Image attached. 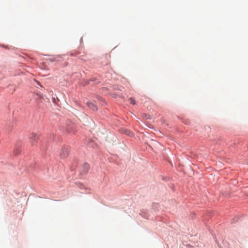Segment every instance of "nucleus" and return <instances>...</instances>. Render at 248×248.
<instances>
[{
    "instance_id": "7",
    "label": "nucleus",
    "mask_w": 248,
    "mask_h": 248,
    "mask_svg": "<svg viewBox=\"0 0 248 248\" xmlns=\"http://www.w3.org/2000/svg\"><path fill=\"white\" fill-rule=\"evenodd\" d=\"M125 133H126V134L127 135H130V136L131 135H130L131 132H130V131H126Z\"/></svg>"
},
{
    "instance_id": "5",
    "label": "nucleus",
    "mask_w": 248,
    "mask_h": 248,
    "mask_svg": "<svg viewBox=\"0 0 248 248\" xmlns=\"http://www.w3.org/2000/svg\"><path fill=\"white\" fill-rule=\"evenodd\" d=\"M128 101H129V102L132 104V105H134L135 104V100L133 99V98H130L129 99H128Z\"/></svg>"
},
{
    "instance_id": "6",
    "label": "nucleus",
    "mask_w": 248,
    "mask_h": 248,
    "mask_svg": "<svg viewBox=\"0 0 248 248\" xmlns=\"http://www.w3.org/2000/svg\"><path fill=\"white\" fill-rule=\"evenodd\" d=\"M20 152V150L19 149H17V150H15L14 151V153L16 155H18Z\"/></svg>"
},
{
    "instance_id": "2",
    "label": "nucleus",
    "mask_w": 248,
    "mask_h": 248,
    "mask_svg": "<svg viewBox=\"0 0 248 248\" xmlns=\"http://www.w3.org/2000/svg\"><path fill=\"white\" fill-rule=\"evenodd\" d=\"M69 154V150L67 147H63L61 151L60 154V156L62 158H66Z\"/></svg>"
},
{
    "instance_id": "1",
    "label": "nucleus",
    "mask_w": 248,
    "mask_h": 248,
    "mask_svg": "<svg viewBox=\"0 0 248 248\" xmlns=\"http://www.w3.org/2000/svg\"><path fill=\"white\" fill-rule=\"evenodd\" d=\"M30 142L31 144V145L34 146L36 144L39 140V136H37L36 134L34 133H32L30 134Z\"/></svg>"
},
{
    "instance_id": "3",
    "label": "nucleus",
    "mask_w": 248,
    "mask_h": 248,
    "mask_svg": "<svg viewBox=\"0 0 248 248\" xmlns=\"http://www.w3.org/2000/svg\"><path fill=\"white\" fill-rule=\"evenodd\" d=\"M89 167H90V166L88 164H87V163L84 164L82 167V173L83 174L86 173L89 170Z\"/></svg>"
},
{
    "instance_id": "8",
    "label": "nucleus",
    "mask_w": 248,
    "mask_h": 248,
    "mask_svg": "<svg viewBox=\"0 0 248 248\" xmlns=\"http://www.w3.org/2000/svg\"><path fill=\"white\" fill-rule=\"evenodd\" d=\"M36 83H37V84H38L39 85H40V83L39 81H36Z\"/></svg>"
},
{
    "instance_id": "4",
    "label": "nucleus",
    "mask_w": 248,
    "mask_h": 248,
    "mask_svg": "<svg viewBox=\"0 0 248 248\" xmlns=\"http://www.w3.org/2000/svg\"><path fill=\"white\" fill-rule=\"evenodd\" d=\"M87 105L93 111H96L97 110V108L93 103L92 102H87Z\"/></svg>"
}]
</instances>
